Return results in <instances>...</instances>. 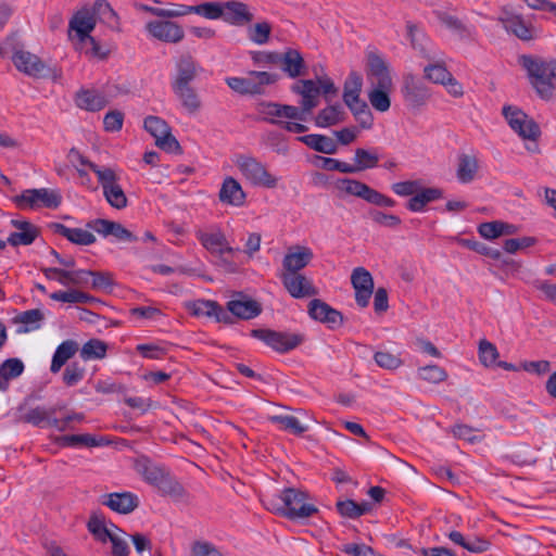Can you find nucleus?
<instances>
[{
	"label": "nucleus",
	"mask_w": 556,
	"mask_h": 556,
	"mask_svg": "<svg viewBox=\"0 0 556 556\" xmlns=\"http://www.w3.org/2000/svg\"><path fill=\"white\" fill-rule=\"evenodd\" d=\"M238 167L243 176L253 185L274 188L277 185V179L270 175L265 165L251 156H240L238 159Z\"/></svg>",
	"instance_id": "11"
},
{
	"label": "nucleus",
	"mask_w": 556,
	"mask_h": 556,
	"mask_svg": "<svg viewBox=\"0 0 556 556\" xmlns=\"http://www.w3.org/2000/svg\"><path fill=\"white\" fill-rule=\"evenodd\" d=\"M338 96L339 88L334 85L333 80L323 70L320 74L315 70V99L323 97L326 102H332ZM315 106H317L316 100Z\"/></svg>",
	"instance_id": "33"
},
{
	"label": "nucleus",
	"mask_w": 556,
	"mask_h": 556,
	"mask_svg": "<svg viewBox=\"0 0 556 556\" xmlns=\"http://www.w3.org/2000/svg\"><path fill=\"white\" fill-rule=\"evenodd\" d=\"M251 336L264 341L279 353H286L299 346L304 337L300 333L280 332L270 329H253Z\"/></svg>",
	"instance_id": "9"
},
{
	"label": "nucleus",
	"mask_w": 556,
	"mask_h": 556,
	"mask_svg": "<svg viewBox=\"0 0 556 556\" xmlns=\"http://www.w3.org/2000/svg\"><path fill=\"white\" fill-rule=\"evenodd\" d=\"M61 200L59 192L47 188L27 189L12 199L20 210L56 208L61 204Z\"/></svg>",
	"instance_id": "7"
},
{
	"label": "nucleus",
	"mask_w": 556,
	"mask_h": 556,
	"mask_svg": "<svg viewBox=\"0 0 556 556\" xmlns=\"http://www.w3.org/2000/svg\"><path fill=\"white\" fill-rule=\"evenodd\" d=\"M271 25L268 22L256 23L248 28L249 39L257 45H264L269 40Z\"/></svg>",
	"instance_id": "61"
},
{
	"label": "nucleus",
	"mask_w": 556,
	"mask_h": 556,
	"mask_svg": "<svg viewBox=\"0 0 556 556\" xmlns=\"http://www.w3.org/2000/svg\"><path fill=\"white\" fill-rule=\"evenodd\" d=\"M53 231L66 238L72 243L78 245H90L96 242V237L92 232L81 228H68L63 224H52Z\"/></svg>",
	"instance_id": "28"
},
{
	"label": "nucleus",
	"mask_w": 556,
	"mask_h": 556,
	"mask_svg": "<svg viewBox=\"0 0 556 556\" xmlns=\"http://www.w3.org/2000/svg\"><path fill=\"white\" fill-rule=\"evenodd\" d=\"M501 22L507 31L514 34L520 40L529 41L536 37L535 27L521 15L509 14L502 17Z\"/></svg>",
	"instance_id": "20"
},
{
	"label": "nucleus",
	"mask_w": 556,
	"mask_h": 556,
	"mask_svg": "<svg viewBox=\"0 0 556 556\" xmlns=\"http://www.w3.org/2000/svg\"><path fill=\"white\" fill-rule=\"evenodd\" d=\"M79 43L80 49L90 59L104 60L111 53L110 48L100 45L92 36Z\"/></svg>",
	"instance_id": "54"
},
{
	"label": "nucleus",
	"mask_w": 556,
	"mask_h": 556,
	"mask_svg": "<svg viewBox=\"0 0 556 556\" xmlns=\"http://www.w3.org/2000/svg\"><path fill=\"white\" fill-rule=\"evenodd\" d=\"M144 128L155 138V144L168 153L181 154L182 149L178 140L172 135L167 123L157 116H148Z\"/></svg>",
	"instance_id": "8"
},
{
	"label": "nucleus",
	"mask_w": 556,
	"mask_h": 556,
	"mask_svg": "<svg viewBox=\"0 0 556 556\" xmlns=\"http://www.w3.org/2000/svg\"><path fill=\"white\" fill-rule=\"evenodd\" d=\"M407 36L410 40V45L415 50H418L419 53L427 60H432L430 51L427 49L428 38L427 36L420 31L416 24L413 22L406 23Z\"/></svg>",
	"instance_id": "41"
},
{
	"label": "nucleus",
	"mask_w": 556,
	"mask_h": 556,
	"mask_svg": "<svg viewBox=\"0 0 556 556\" xmlns=\"http://www.w3.org/2000/svg\"><path fill=\"white\" fill-rule=\"evenodd\" d=\"M363 78L356 72H351L343 86V101L355 100L362 92Z\"/></svg>",
	"instance_id": "55"
},
{
	"label": "nucleus",
	"mask_w": 556,
	"mask_h": 556,
	"mask_svg": "<svg viewBox=\"0 0 556 556\" xmlns=\"http://www.w3.org/2000/svg\"><path fill=\"white\" fill-rule=\"evenodd\" d=\"M79 350L77 342L73 340H66L62 342L55 350L50 370L53 374H56L61 370V368L66 364V362L72 358L76 352Z\"/></svg>",
	"instance_id": "37"
},
{
	"label": "nucleus",
	"mask_w": 556,
	"mask_h": 556,
	"mask_svg": "<svg viewBox=\"0 0 556 556\" xmlns=\"http://www.w3.org/2000/svg\"><path fill=\"white\" fill-rule=\"evenodd\" d=\"M339 188L342 191L346 192L348 194L358 197L367 202H369L370 195L374 190L368 185L362 181L349 178L339 180Z\"/></svg>",
	"instance_id": "45"
},
{
	"label": "nucleus",
	"mask_w": 556,
	"mask_h": 556,
	"mask_svg": "<svg viewBox=\"0 0 556 556\" xmlns=\"http://www.w3.org/2000/svg\"><path fill=\"white\" fill-rule=\"evenodd\" d=\"M503 114L509 126L522 138L538 140L541 130L535 121L515 106H504Z\"/></svg>",
	"instance_id": "10"
},
{
	"label": "nucleus",
	"mask_w": 556,
	"mask_h": 556,
	"mask_svg": "<svg viewBox=\"0 0 556 556\" xmlns=\"http://www.w3.org/2000/svg\"><path fill=\"white\" fill-rule=\"evenodd\" d=\"M443 197L440 188H421L407 202V208L412 212H421L425 206Z\"/></svg>",
	"instance_id": "35"
},
{
	"label": "nucleus",
	"mask_w": 556,
	"mask_h": 556,
	"mask_svg": "<svg viewBox=\"0 0 556 556\" xmlns=\"http://www.w3.org/2000/svg\"><path fill=\"white\" fill-rule=\"evenodd\" d=\"M270 422L278 425L281 429L287 430L293 434H301L307 430L300 420L291 415H275L269 417Z\"/></svg>",
	"instance_id": "53"
},
{
	"label": "nucleus",
	"mask_w": 556,
	"mask_h": 556,
	"mask_svg": "<svg viewBox=\"0 0 556 556\" xmlns=\"http://www.w3.org/2000/svg\"><path fill=\"white\" fill-rule=\"evenodd\" d=\"M172 89L189 113L194 114L201 109V99L191 85L174 86Z\"/></svg>",
	"instance_id": "34"
},
{
	"label": "nucleus",
	"mask_w": 556,
	"mask_h": 556,
	"mask_svg": "<svg viewBox=\"0 0 556 556\" xmlns=\"http://www.w3.org/2000/svg\"><path fill=\"white\" fill-rule=\"evenodd\" d=\"M376 364L387 370H395L403 365V359L400 354H394L389 351H377L374 354Z\"/></svg>",
	"instance_id": "58"
},
{
	"label": "nucleus",
	"mask_w": 556,
	"mask_h": 556,
	"mask_svg": "<svg viewBox=\"0 0 556 556\" xmlns=\"http://www.w3.org/2000/svg\"><path fill=\"white\" fill-rule=\"evenodd\" d=\"M88 531L101 543H106L114 533L105 526V519L102 515L92 514L87 522Z\"/></svg>",
	"instance_id": "46"
},
{
	"label": "nucleus",
	"mask_w": 556,
	"mask_h": 556,
	"mask_svg": "<svg viewBox=\"0 0 556 556\" xmlns=\"http://www.w3.org/2000/svg\"><path fill=\"white\" fill-rule=\"evenodd\" d=\"M96 10L100 14L102 21L113 30H121V23L117 13L105 1H97Z\"/></svg>",
	"instance_id": "59"
},
{
	"label": "nucleus",
	"mask_w": 556,
	"mask_h": 556,
	"mask_svg": "<svg viewBox=\"0 0 556 556\" xmlns=\"http://www.w3.org/2000/svg\"><path fill=\"white\" fill-rule=\"evenodd\" d=\"M81 163L88 165V167L97 175L98 181L103 189L104 198L111 206L117 210H122L127 206V197L118 185V176L113 168L99 166L98 164L84 159H81Z\"/></svg>",
	"instance_id": "5"
},
{
	"label": "nucleus",
	"mask_w": 556,
	"mask_h": 556,
	"mask_svg": "<svg viewBox=\"0 0 556 556\" xmlns=\"http://www.w3.org/2000/svg\"><path fill=\"white\" fill-rule=\"evenodd\" d=\"M291 89L302 96L299 106L264 102L260 104L258 111L264 115L265 122L278 125L289 132L302 134L308 130L306 123L313 109V79L299 80Z\"/></svg>",
	"instance_id": "1"
},
{
	"label": "nucleus",
	"mask_w": 556,
	"mask_h": 556,
	"mask_svg": "<svg viewBox=\"0 0 556 556\" xmlns=\"http://www.w3.org/2000/svg\"><path fill=\"white\" fill-rule=\"evenodd\" d=\"M94 27L96 18L93 14L88 10H81L74 14V16L71 18L68 24V31L70 34L75 31L77 39L79 42H81L91 37L90 33L94 29Z\"/></svg>",
	"instance_id": "23"
},
{
	"label": "nucleus",
	"mask_w": 556,
	"mask_h": 556,
	"mask_svg": "<svg viewBox=\"0 0 556 556\" xmlns=\"http://www.w3.org/2000/svg\"><path fill=\"white\" fill-rule=\"evenodd\" d=\"M187 308L194 316H214L217 321L229 323V315L214 301L198 300L187 304Z\"/></svg>",
	"instance_id": "25"
},
{
	"label": "nucleus",
	"mask_w": 556,
	"mask_h": 556,
	"mask_svg": "<svg viewBox=\"0 0 556 556\" xmlns=\"http://www.w3.org/2000/svg\"><path fill=\"white\" fill-rule=\"evenodd\" d=\"M351 282L355 289V301L358 306L366 307L374 291L371 274L364 267H356L351 275Z\"/></svg>",
	"instance_id": "14"
},
{
	"label": "nucleus",
	"mask_w": 556,
	"mask_h": 556,
	"mask_svg": "<svg viewBox=\"0 0 556 556\" xmlns=\"http://www.w3.org/2000/svg\"><path fill=\"white\" fill-rule=\"evenodd\" d=\"M193 13L207 20H219L224 16V3L203 2L193 5Z\"/></svg>",
	"instance_id": "56"
},
{
	"label": "nucleus",
	"mask_w": 556,
	"mask_h": 556,
	"mask_svg": "<svg viewBox=\"0 0 556 556\" xmlns=\"http://www.w3.org/2000/svg\"><path fill=\"white\" fill-rule=\"evenodd\" d=\"M195 237L210 253L223 256L224 254H233L239 249L229 245L226 236L219 229L215 231H203L201 229L195 231Z\"/></svg>",
	"instance_id": "15"
},
{
	"label": "nucleus",
	"mask_w": 556,
	"mask_h": 556,
	"mask_svg": "<svg viewBox=\"0 0 556 556\" xmlns=\"http://www.w3.org/2000/svg\"><path fill=\"white\" fill-rule=\"evenodd\" d=\"M146 29L153 38L163 42L178 43L185 38L182 26L172 21H151Z\"/></svg>",
	"instance_id": "13"
},
{
	"label": "nucleus",
	"mask_w": 556,
	"mask_h": 556,
	"mask_svg": "<svg viewBox=\"0 0 556 556\" xmlns=\"http://www.w3.org/2000/svg\"><path fill=\"white\" fill-rule=\"evenodd\" d=\"M227 307L231 314L242 319H251L256 317L262 308L254 300H231Z\"/></svg>",
	"instance_id": "38"
},
{
	"label": "nucleus",
	"mask_w": 556,
	"mask_h": 556,
	"mask_svg": "<svg viewBox=\"0 0 556 556\" xmlns=\"http://www.w3.org/2000/svg\"><path fill=\"white\" fill-rule=\"evenodd\" d=\"M13 63L20 72L35 78L45 77L48 74V66L39 56L28 51H16L13 55Z\"/></svg>",
	"instance_id": "16"
},
{
	"label": "nucleus",
	"mask_w": 556,
	"mask_h": 556,
	"mask_svg": "<svg viewBox=\"0 0 556 556\" xmlns=\"http://www.w3.org/2000/svg\"><path fill=\"white\" fill-rule=\"evenodd\" d=\"M337 509L341 516L354 519L368 513L371 505L368 502L358 504L353 500H344L337 502Z\"/></svg>",
	"instance_id": "44"
},
{
	"label": "nucleus",
	"mask_w": 556,
	"mask_h": 556,
	"mask_svg": "<svg viewBox=\"0 0 556 556\" xmlns=\"http://www.w3.org/2000/svg\"><path fill=\"white\" fill-rule=\"evenodd\" d=\"M417 372L421 380L433 384L444 382L448 378L446 370L434 364L419 367Z\"/></svg>",
	"instance_id": "51"
},
{
	"label": "nucleus",
	"mask_w": 556,
	"mask_h": 556,
	"mask_svg": "<svg viewBox=\"0 0 556 556\" xmlns=\"http://www.w3.org/2000/svg\"><path fill=\"white\" fill-rule=\"evenodd\" d=\"M136 469L148 483L154 486L157 485L166 471L165 468L152 463L146 457H141L136 460Z\"/></svg>",
	"instance_id": "39"
},
{
	"label": "nucleus",
	"mask_w": 556,
	"mask_h": 556,
	"mask_svg": "<svg viewBox=\"0 0 556 556\" xmlns=\"http://www.w3.org/2000/svg\"><path fill=\"white\" fill-rule=\"evenodd\" d=\"M279 59L278 65L289 77L296 78L305 74V62L298 50L288 49Z\"/></svg>",
	"instance_id": "26"
},
{
	"label": "nucleus",
	"mask_w": 556,
	"mask_h": 556,
	"mask_svg": "<svg viewBox=\"0 0 556 556\" xmlns=\"http://www.w3.org/2000/svg\"><path fill=\"white\" fill-rule=\"evenodd\" d=\"M276 81V75L267 72L251 71L247 77H228L226 84L242 96L264 93L265 87Z\"/></svg>",
	"instance_id": "6"
},
{
	"label": "nucleus",
	"mask_w": 556,
	"mask_h": 556,
	"mask_svg": "<svg viewBox=\"0 0 556 556\" xmlns=\"http://www.w3.org/2000/svg\"><path fill=\"white\" fill-rule=\"evenodd\" d=\"M50 299L64 303H94L97 300L83 291L73 289L68 291H56L50 294Z\"/></svg>",
	"instance_id": "47"
},
{
	"label": "nucleus",
	"mask_w": 556,
	"mask_h": 556,
	"mask_svg": "<svg viewBox=\"0 0 556 556\" xmlns=\"http://www.w3.org/2000/svg\"><path fill=\"white\" fill-rule=\"evenodd\" d=\"M401 92L404 101L412 109L424 106L431 97L429 88L412 74L404 76Z\"/></svg>",
	"instance_id": "12"
},
{
	"label": "nucleus",
	"mask_w": 556,
	"mask_h": 556,
	"mask_svg": "<svg viewBox=\"0 0 556 556\" xmlns=\"http://www.w3.org/2000/svg\"><path fill=\"white\" fill-rule=\"evenodd\" d=\"M192 556H224L214 544L206 541H194L191 545Z\"/></svg>",
	"instance_id": "64"
},
{
	"label": "nucleus",
	"mask_w": 556,
	"mask_h": 556,
	"mask_svg": "<svg viewBox=\"0 0 556 556\" xmlns=\"http://www.w3.org/2000/svg\"><path fill=\"white\" fill-rule=\"evenodd\" d=\"M101 503L118 514H129L139 505V498L131 492L110 493L101 497Z\"/></svg>",
	"instance_id": "19"
},
{
	"label": "nucleus",
	"mask_w": 556,
	"mask_h": 556,
	"mask_svg": "<svg viewBox=\"0 0 556 556\" xmlns=\"http://www.w3.org/2000/svg\"><path fill=\"white\" fill-rule=\"evenodd\" d=\"M379 155L376 151L357 148L354 154L353 173L374 168L378 165Z\"/></svg>",
	"instance_id": "42"
},
{
	"label": "nucleus",
	"mask_w": 556,
	"mask_h": 556,
	"mask_svg": "<svg viewBox=\"0 0 556 556\" xmlns=\"http://www.w3.org/2000/svg\"><path fill=\"white\" fill-rule=\"evenodd\" d=\"M219 200L223 203L241 205L244 201V192L240 184L231 177L226 178L219 190Z\"/></svg>",
	"instance_id": "36"
},
{
	"label": "nucleus",
	"mask_w": 556,
	"mask_h": 556,
	"mask_svg": "<svg viewBox=\"0 0 556 556\" xmlns=\"http://www.w3.org/2000/svg\"><path fill=\"white\" fill-rule=\"evenodd\" d=\"M24 370V364L18 358H9L0 366V377L10 380L18 377Z\"/></svg>",
	"instance_id": "62"
},
{
	"label": "nucleus",
	"mask_w": 556,
	"mask_h": 556,
	"mask_svg": "<svg viewBox=\"0 0 556 556\" xmlns=\"http://www.w3.org/2000/svg\"><path fill=\"white\" fill-rule=\"evenodd\" d=\"M478 354L480 363L485 367L495 366L500 357L497 348L486 339L479 341Z\"/></svg>",
	"instance_id": "50"
},
{
	"label": "nucleus",
	"mask_w": 556,
	"mask_h": 556,
	"mask_svg": "<svg viewBox=\"0 0 556 556\" xmlns=\"http://www.w3.org/2000/svg\"><path fill=\"white\" fill-rule=\"evenodd\" d=\"M45 313L40 308L22 312L13 317L12 323L20 325L18 333H27L40 328Z\"/></svg>",
	"instance_id": "29"
},
{
	"label": "nucleus",
	"mask_w": 556,
	"mask_h": 556,
	"mask_svg": "<svg viewBox=\"0 0 556 556\" xmlns=\"http://www.w3.org/2000/svg\"><path fill=\"white\" fill-rule=\"evenodd\" d=\"M311 253L305 252H290L283 258V273H298L305 267L309 262Z\"/></svg>",
	"instance_id": "52"
},
{
	"label": "nucleus",
	"mask_w": 556,
	"mask_h": 556,
	"mask_svg": "<svg viewBox=\"0 0 556 556\" xmlns=\"http://www.w3.org/2000/svg\"><path fill=\"white\" fill-rule=\"evenodd\" d=\"M262 501L268 510L290 520L308 518L313 515V504L309 503L308 493L294 488H287L277 495H266Z\"/></svg>",
	"instance_id": "2"
},
{
	"label": "nucleus",
	"mask_w": 556,
	"mask_h": 556,
	"mask_svg": "<svg viewBox=\"0 0 556 556\" xmlns=\"http://www.w3.org/2000/svg\"><path fill=\"white\" fill-rule=\"evenodd\" d=\"M520 64L527 70L538 94L542 99H551L556 87V63L541 58L522 55Z\"/></svg>",
	"instance_id": "4"
},
{
	"label": "nucleus",
	"mask_w": 556,
	"mask_h": 556,
	"mask_svg": "<svg viewBox=\"0 0 556 556\" xmlns=\"http://www.w3.org/2000/svg\"><path fill=\"white\" fill-rule=\"evenodd\" d=\"M425 77L433 84L443 85L447 79L451 80V73L443 63L429 64L424 68Z\"/></svg>",
	"instance_id": "60"
},
{
	"label": "nucleus",
	"mask_w": 556,
	"mask_h": 556,
	"mask_svg": "<svg viewBox=\"0 0 556 556\" xmlns=\"http://www.w3.org/2000/svg\"><path fill=\"white\" fill-rule=\"evenodd\" d=\"M59 409H61V407L53 406L46 408L42 406H37L30 408L21 417V419L26 424H31L37 427L46 424L48 426L54 427L59 431H65V425L61 424V419L54 417Z\"/></svg>",
	"instance_id": "17"
},
{
	"label": "nucleus",
	"mask_w": 556,
	"mask_h": 556,
	"mask_svg": "<svg viewBox=\"0 0 556 556\" xmlns=\"http://www.w3.org/2000/svg\"><path fill=\"white\" fill-rule=\"evenodd\" d=\"M343 109L340 104H331L320 110L315 116V125L318 127H331L343 122Z\"/></svg>",
	"instance_id": "40"
},
{
	"label": "nucleus",
	"mask_w": 556,
	"mask_h": 556,
	"mask_svg": "<svg viewBox=\"0 0 556 556\" xmlns=\"http://www.w3.org/2000/svg\"><path fill=\"white\" fill-rule=\"evenodd\" d=\"M75 102L78 108L90 112L100 111L108 104V100L104 94L97 90L78 91Z\"/></svg>",
	"instance_id": "31"
},
{
	"label": "nucleus",
	"mask_w": 556,
	"mask_h": 556,
	"mask_svg": "<svg viewBox=\"0 0 556 556\" xmlns=\"http://www.w3.org/2000/svg\"><path fill=\"white\" fill-rule=\"evenodd\" d=\"M479 172V161L473 154H460L457 159L456 177L462 184L471 182Z\"/></svg>",
	"instance_id": "30"
},
{
	"label": "nucleus",
	"mask_w": 556,
	"mask_h": 556,
	"mask_svg": "<svg viewBox=\"0 0 556 556\" xmlns=\"http://www.w3.org/2000/svg\"><path fill=\"white\" fill-rule=\"evenodd\" d=\"M198 62L189 52L180 54L176 62L177 74L172 81V87L191 85V81L198 75Z\"/></svg>",
	"instance_id": "21"
},
{
	"label": "nucleus",
	"mask_w": 556,
	"mask_h": 556,
	"mask_svg": "<svg viewBox=\"0 0 556 556\" xmlns=\"http://www.w3.org/2000/svg\"><path fill=\"white\" fill-rule=\"evenodd\" d=\"M223 18L231 25L243 26L254 20L248 4L237 0L224 2Z\"/></svg>",
	"instance_id": "22"
},
{
	"label": "nucleus",
	"mask_w": 556,
	"mask_h": 556,
	"mask_svg": "<svg viewBox=\"0 0 556 556\" xmlns=\"http://www.w3.org/2000/svg\"><path fill=\"white\" fill-rule=\"evenodd\" d=\"M60 442L65 446L85 445L89 447L100 446L106 443L103 438L98 439L88 433L63 435L60 438Z\"/></svg>",
	"instance_id": "49"
},
{
	"label": "nucleus",
	"mask_w": 556,
	"mask_h": 556,
	"mask_svg": "<svg viewBox=\"0 0 556 556\" xmlns=\"http://www.w3.org/2000/svg\"><path fill=\"white\" fill-rule=\"evenodd\" d=\"M156 488L163 495L170 496L176 500L182 498L187 494L184 486L173 478L167 470L159 481Z\"/></svg>",
	"instance_id": "43"
},
{
	"label": "nucleus",
	"mask_w": 556,
	"mask_h": 556,
	"mask_svg": "<svg viewBox=\"0 0 556 556\" xmlns=\"http://www.w3.org/2000/svg\"><path fill=\"white\" fill-rule=\"evenodd\" d=\"M315 167L325 170H338L344 174H353L352 164L320 155H315Z\"/></svg>",
	"instance_id": "57"
},
{
	"label": "nucleus",
	"mask_w": 556,
	"mask_h": 556,
	"mask_svg": "<svg viewBox=\"0 0 556 556\" xmlns=\"http://www.w3.org/2000/svg\"><path fill=\"white\" fill-rule=\"evenodd\" d=\"M17 231L12 232L8 243L13 247L31 244L39 235V229L27 220H12Z\"/></svg>",
	"instance_id": "27"
},
{
	"label": "nucleus",
	"mask_w": 556,
	"mask_h": 556,
	"mask_svg": "<svg viewBox=\"0 0 556 556\" xmlns=\"http://www.w3.org/2000/svg\"><path fill=\"white\" fill-rule=\"evenodd\" d=\"M281 279L286 289L293 298H304L311 292L308 281L304 276L298 273H282Z\"/></svg>",
	"instance_id": "32"
},
{
	"label": "nucleus",
	"mask_w": 556,
	"mask_h": 556,
	"mask_svg": "<svg viewBox=\"0 0 556 556\" xmlns=\"http://www.w3.org/2000/svg\"><path fill=\"white\" fill-rule=\"evenodd\" d=\"M315 321L325 324L330 330H336L343 325L344 316L326 302L315 299Z\"/></svg>",
	"instance_id": "24"
},
{
	"label": "nucleus",
	"mask_w": 556,
	"mask_h": 556,
	"mask_svg": "<svg viewBox=\"0 0 556 556\" xmlns=\"http://www.w3.org/2000/svg\"><path fill=\"white\" fill-rule=\"evenodd\" d=\"M85 375V368L81 367L78 363H72L68 365L63 372V382L67 387H73L77 384Z\"/></svg>",
	"instance_id": "63"
},
{
	"label": "nucleus",
	"mask_w": 556,
	"mask_h": 556,
	"mask_svg": "<svg viewBox=\"0 0 556 556\" xmlns=\"http://www.w3.org/2000/svg\"><path fill=\"white\" fill-rule=\"evenodd\" d=\"M368 76L374 87L368 92L370 104L379 112L388 111L391 105L389 93L393 83L387 63L377 54L368 56Z\"/></svg>",
	"instance_id": "3"
},
{
	"label": "nucleus",
	"mask_w": 556,
	"mask_h": 556,
	"mask_svg": "<svg viewBox=\"0 0 556 556\" xmlns=\"http://www.w3.org/2000/svg\"><path fill=\"white\" fill-rule=\"evenodd\" d=\"M88 226L104 237L113 236L117 240L125 242L137 241V237L117 222L98 218L89 223Z\"/></svg>",
	"instance_id": "18"
},
{
	"label": "nucleus",
	"mask_w": 556,
	"mask_h": 556,
	"mask_svg": "<svg viewBox=\"0 0 556 556\" xmlns=\"http://www.w3.org/2000/svg\"><path fill=\"white\" fill-rule=\"evenodd\" d=\"M108 351V344L99 339H91L87 341L81 350L80 356L83 359H101L104 358Z\"/></svg>",
	"instance_id": "48"
}]
</instances>
